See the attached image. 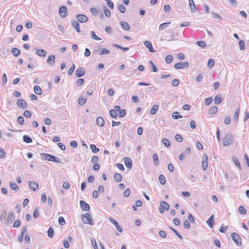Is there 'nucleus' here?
I'll return each mask as SVG.
<instances>
[{
  "label": "nucleus",
  "mask_w": 249,
  "mask_h": 249,
  "mask_svg": "<svg viewBox=\"0 0 249 249\" xmlns=\"http://www.w3.org/2000/svg\"><path fill=\"white\" fill-rule=\"evenodd\" d=\"M196 44L200 47L204 48L206 46V43L203 41H198L196 42Z\"/></svg>",
  "instance_id": "obj_50"
},
{
  "label": "nucleus",
  "mask_w": 249,
  "mask_h": 249,
  "mask_svg": "<svg viewBox=\"0 0 249 249\" xmlns=\"http://www.w3.org/2000/svg\"><path fill=\"white\" fill-rule=\"evenodd\" d=\"M96 124L98 126L102 127L105 124L104 120L101 117H99L96 119Z\"/></svg>",
  "instance_id": "obj_20"
},
{
  "label": "nucleus",
  "mask_w": 249,
  "mask_h": 249,
  "mask_svg": "<svg viewBox=\"0 0 249 249\" xmlns=\"http://www.w3.org/2000/svg\"><path fill=\"white\" fill-rule=\"evenodd\" d=\"M91 37L92 38H93L95 40H101V38L99 37H98L95 34V33L94 32V31H91Z\"/></svg>",
  "instance_id": "obj_39"
},
{
  "label": "nucleus",
  "mask_w": 249,
  "mask_h": 249,
  "mask_svg": "<svg viewBox=\"0 0 249 249\" xmlns=\"http://www.w3.org/2000/svg\"><path fill=\"white\" fill-rule=\"evenodd\" d=\"M9 184L11 189L15 191L18 190V187L15 183L10 182Z\"/></svg>",
  "instance_id": "obj_33"
},
{
  "label": "nucleus",
  "mask_w": 249,
  "mask_h": 249,
  "mask_svg": "<svg viewBox=\"0 0 249 249\" xmlns=\"http://www.w3.org/2000/svg\"><path fill=\"white\" fill-rule=\"evenodd\" d=\"M99 53L101 55H104V54L107 55L109 53V51L106 48H103L102 50H100L99 51Z\"/></svg>",
  "instance_id": "obj_32"
},
{
  "label": "nucleus",
  "mask_w": 249,
  "mask_h": 249,
  "mask_svg": "<svg viewBox=\"0 0 249 249\" xmlns=\"http://www.w3.org/2000/svg\"><path fill=\"white\" fill-rule=\"evenodd\" d=\"M85 73V71L82 67L77 69L75 71L76 76L78 77H81L83 76Z\"/></svg>",
  "instance_id": "obj_13"
},
{
  "label": "nucleus",
  "mask_w": 249,
  "mask_h": 249,
  "mask_svg": "<svg viewBox=\"0 0 249 249\" xmlns=\"http://www.w3.org/2000/svg\"><path fill=\"white\" fill-rule=\"evenodd\" d=\"M40 156L45 160L52 161L57 163H61V161H60L57 158H56L55 156L50 154L47 153H41L40 154Z\"/></svg>",
  "instance_id": "obj_1"
},
{
  "label": "nucleus",
  "mask_w": 249,
  "mask_h": 249,
  "mask_svg": "<svg viewBox=\"0 0 249 249\" xmlns=\"http://www.w3.org/2000/svg\"><path fill=\"white\" fill-rule=\"evenodd\" d=\"M114 179L117 182H120L121 181V180L122 179V176L120 174L116 173L114 175Z\"/></svg>",
  "instance_id": "obj_30"
},
{
  "label": "nucleus",
  "mask_w": 249,
  "mask_h": 249,
  "mask_svg": "<svg viewBox=\"0 0 249 249\" xmlns=\"http://www.w3.org/2000/svg\"><path fill=\"white\" fill-rule=\"evenodd\" d=\"M31 115H32V114H31V112L28 110H26L23 113V116L25 118H29L31 117Z\"/></svg>",
  "instance_id": "obj_58"
},
{
  "label": "nucleus",
  "mask_w": 249,
  "mask_h": 249,
  "mask_svg": "<svg viewBox=\"0 0 249 249\" xmlns=\"http://www.w3.org/2000/svg\"><path fill=\"white\" fill-rule=\"evenodd\" d=\"M86 99L83 97H80L78 100V103L81 106L84 105L86 103Z\"/></svg>",
  "instance_id": "obj_36"
},
{
  "label": "nucleus",
  "mask_w": 249,
  "mask_h": 249,
  "mask_svg": "<svg viewBox=\"0 0 249 249\" xmlns=\"http://www.w3.org/2000/svg\"><path fill=\"white\" fill-rule=\"evenodd\" d=\"M179 80L178 79H174L172 80V84L173 86L177 87L179 84Z\"/></svg>",
  "instance_id": "obj_62"
},
{
  "label": "nucleus",
  "mask_w": 249,
  "mask_h": 249,
  "mask_svg": "<svg viewBox=\"0 0 249 249\" xmlns=\"http://www.w3.org/2000/svg\"><path fill=\"white\" fill-rule=\"evenodd\" d=\"M170 24H171L170 22H167L163 23L161 24L160 25L159 27V30L160 31H162L164 29H166L167 28V27Z\"/></svg>",
  "instance_id": "obj_24"
},
{
  "label": "nucleus",
  "mask_w": 249,
  "mask_h": 249,
  "mask_svg": "<svg viewBox=\"0 0 249 249\" xmlns=\"http://www.w3.org/2000/svg\"><path fill=\"white\" fill-rule=\"evenodd\" d=\"M14 219H15L14 213L13 212H10L8 214V216H7V222L8 223V224H11L14 221Z\"/></svg>",
  "instance_id": "obj_18"
},
{
  "label": "nucleus",
  "mask_w": 249,
  "mask_h": 249,
  "mask_svg": "<svg viewBox=\"0 0 249 249\" xmlns=\"http://www.w3.org/2000/svg\"><path fill=\"white\" fill-rule=\"evenodd\" d=\"M239 45L241 50L243 51L245 50V42L243 40H240L239 41Z\"/></svg>",
  "instance_id": "obj_54"
},
{
  "label": "nucleus",
  "mask_w": 249,
  "mask_h": 249,
  "mask_svg": "<svg viewBox=\"0 0 249 249\" xmlns=\"http://www.w3.org/2000/svg\"><path fill=\"white\" fill-rule=\"evenodd\" d=\"M76 18L77 20L81 22L85 23L88 21V18L85 15L83 14H79L76 16Z\"/></svg>",
  "instance_id": "obj_7"
},
{
  "label": "nucleus",
  "mask_w": 249,
  "mask_h": 249,
  "mask_svg": "<svg viewBox=\"0 0 249 249\" xmlns=\"http://www.w3.org/2000/svg\"><path fill=\"white\" fill-rule=\"evenodd\" d=\"M80 205L81 208L82 210L85 211H88L90 210V206L89 205L86 203L85 201L83 200L80 201Z\"/></svg>",
  "instance_id": "obj_11"
},
{
  "label": "nucleus",
  "mask_w": 249,
  "mask_h": 249,
  "mask_svg": "<svg viewBox=\"0 0 249 249\" xmlns=\"http://www.w3.org/2000/svg\"><path fill=\"white\" fill-rule=\"evenodd\" d=\"M170 229L175 233V234L180 239H182V236L178 232V231L175 229L170 227Z\"/></svg>",
  "instance_id": "obj_48"
},
{
  "label": "nucleus",
  "mask_w": 249,
  "mask_h": 249,
  "mask_svg": "<svg viewBox=\"0 0 249 249\" xmlns=\"http://www.w3.org/2000/svg\"><path fill=\"white\" fill-rule=\"evenodd\" d=\"M232 160H233L234 162L235 163V165H236V166L238 167L240 169H241V167L240 162H239V160H238V159L237 158H236L235 157H233Z\"/></svg>",
  "instance_id": "obj_51"
},
{
  "label": "nucleus",
  "mask_w": 249,
  "mask_h": 249,
  "mask_svg": "<svg viewBox=\"0 0 249 249\" xmlns=\"http://www.w3.org/2000/svg\"><path fill=\"white\" fill-rule=\"evenodd\" d=\"M238 211H239V212L241 214H245L246 213V210L245 207L242 206H239V207L238 208Z\"/></svg>",
  "instance_id": "obj_45"
},
{
  "label": "nucleus",
  "mask_w": 249,
  "mask_h": 249,
  "mask_svg": "<svg viewBox=\"0 0 249 249\" xmlns=\"http://www.w3.org/2000/svg\"><path fill=\"white\" fill-rule=\"evenodd\" d=\"M189 66V63L187 62H179L175 65V68L177 69H183L187 68Z\"/></svg>",
  "instance_id": "obj_8"
},
{
  "label": "nucleus",
  "mask_w": 249,
  "mask_h": 249,
  "mask_svg": "<svg viewBox=\"0 0 249 249\" xmlns=\"http://www.w3.org/2000/svg\"><path fill=\"white\" fill-rule=\"evenodd\" d=\"M90 12L93 16H97L99 13V11L94 7H92L90 9Z\"/></svg>",
  "instance_id": "obj_47"
},
{
  "label": "nucleus",
  "mask_w": 249,
  "mask_h": 249,
  "mask_svg": "<svg viewBox=\"0 0 249 249\" xmlns=\"http://www.w3.org/2000/svg\"><path fill=\"white\" fill-rule=\"evenodd\" d=\"M126 115V111L125 109L121 110L118 113V116L119 117H124Z\"/></svg>",
  "instance_id": "obj_56"
},
{
  "label": "nucleus",
  "mask_w": 249,
  "mask_h": 249,
  "mask_svg": "<svg viewBox=\"0 0 249 249\" xmlns=\"http://www.w3.org/2000/svg\"><path fill=\"white\" fill-rule=\"evenodd\" d=\"M6 157V153L4 150L0 148V158H4Z\"/></svg>",
  "instance_id": "obj_64"
},
{
  "label": "nucleus",
  "mask_w": 249,
  "mask_h": 249,
  "mask_svg": "<svg viewBox=\"0 0 249 249\" xmlns=\"http://www.w3.org/2000/svg\"><path fill=\"white\" fill-rule=\"evenodd\" d=\"M144 44L146 48H147L149 50V51L151 53L155 52V51L153 50V46L151 43L148 41H145L144 42Z\"/></svg>",
  "instance_id": "obj_17"
},
{
  "label": "nucleus",
  "mask_w": 249,
  "mask_h": 249,
  "mask_svg": "<svg viewBox=\"0 0 249 249\" xmlns=\"http://www.w3.org/2000/svg\"><path fill=\"white\" fill-rule=\"evenodd\" d=\"M118 9L122 13H124L126 11L125 7L123 4H119L118 6Z\"/></svg>",
  "instance_id": "obj_35"
},
{
  "label": "nucleus",
  "mask_w": 249,
  "mask_h": 249,
  "mask_svg": "<svg viewBox=\"0 0 249 249\" xmlns=\"http://www.w3.org/2000/svg\"><path fill=\"white\" fill-rule=\"evenodd\" d=\"M217 111V107L216 106H213L211 107L209 111V113L210 114L213 115L215 114Z\"/></svg>",
  "instance_id": "obj_29"
},
{
  "label": "nucleus",
  "mask_w": 249,
  "mask_h": 249,
  "mask_svg": "<svg viewBox=\"0 0 249 249\" xmlns=\"http://www.w3.org/2000/svg\"><path fill=\"white\" fill-rule=\"evenodd\" d=\"M11 52L15 56H18L20 53V51L16 48H13L11 50Z\"/></svg>",
  "instance_id": "obj_28"
},
{
  "label": "nucleus",
  "mask_w": 249,
  "mask_h": 249,
  "mask_svg": "<svg viewBox=\"0 0 249 249\" xmlns=\"http://www.w3.org/2000/svg\"><path fill=\"white\" fill-rule=\"evenodd\" d=\"M212 101L213 99L212 97H209L206 98L204 102L205 105L206 106H209L212 102Z\"/></svg>",
  "instance_id": "obj_60"
},
{
  "label": "nucleus",
  "mask_w": 249,
  "mask_h": 249,
  "mask_svg": "<svg viewBox=\"0 0 249 249\" xmlns=\"http://www.w3.org/2000/svg\"><path fill=\"white\" fill-rule=\"evenodd\" d=\"M170 208L169 205L165 201L160 202V206L159 209L160 213H163L165 210L168 211Z\"/></svg>",
  "instance_id": "obj_5"
},
{
  "label": "nucleus",
  "mask_w": 249,
  "mask_h": 249,
  "mask_svg": "<svg viewBox=\"0 0 249 249\" xmlns=\"http://www.w3.org/2000/svg\"><path fill=\"white\" fill-rule=\"evenodd\" d=\"M58 12L60 17L63 18L66 17L68 15L67 8L65 6H61Z\"/></svg>",
  "instance_id": "obj_6"
},
{
  "label": "nucleus",
  "mask_w": 249,
  "mask_h": 249,
  "mask_svg": "<svg viewBox=\"0 0 249 249\" xmlns=\"http://www.w3.org/2000/svg\"><path fill=\"white\" fill-rule=\"evenodd\" d=\"M7 82V75L5 73L3 74L2 76V84L3 86H5Z\"/></svg>",
  "instance_id": "obj_61"
},
{
  "label": "nucleus",
  "mask_w": 249,
  "mask_h": 249,
  "mask_svg": "<svg viewBox=\"0 0 249 249\" xmlns=\"http://www.w3.org/2000/svg\"><path fill=\"white\" fill-rule=\"evenodd\" d=\"M39 216V212H38V209L37 208H36L34 210V213H33V217L34 218H37Z\"/></svg>",
  "instance_id": "obj_55"
},
{
  "label": "nucleus",
  "mask_w": 249,
  "mask_h": 249,
  "mask_svg": "<svg viewBox=\"0 0 249 249\" xmlns=\"http://www.w3.org/2000/svg\"><path fill=\"white\" fill-rule=\"evenodd\" d=\"M124 160L126 166L131 169L132 165L131 160L129 158L125 157L124 158Z\"/></svg>",
  "instance_id": "obj_15"
},
{
  "label": "nucleus",
  "mask_w": 249,
  "mask_h": 249,
  "mask_svg": "<svg viewBox=\"0 0 249 249\" xmlns=\"http://www.w3.org/2000/svg\"><path fill=\"white\" fill-rule=\"evenodd\" d=\"M120 24L122 27L126 31H128L130 29V27L128 23L125 21H121Z\"/></svg>",
  "instance_id": "obj_25"
},
{
  "label": "nucleus",
  "mask_w": 249,
  "mask_h": 249,
  "mask_svg": "<svg viewBox=\"0 0 249 249\" xmlns=\"http://www.w3.org/2000/svg\"><path fill=\"white\" fill-rule=\"evenodd\" d=\"M222 141L224 146H228L230 145L233 143V135L231 133L226 134L224 138L223 139Z\"/></svg>",
  "instance_id": "obj_2"
},
{
  "label": "nucleus",
  "mask_w": 249,
  "mask_h": 249,
  "mask_svg": "<svg viewBox=\"0 0 249 249\" xmlns=\"http://www.w3.org/2000/svg\"><path fill=\"white\" fill-rule=\"evenodd\" d=\"M214 64V61L213 59H209L208 62V67L210 69L212 68Z\"/></svg>",
  "instance_id": "obj_42"
},
{
  "label": "nucleus",
  "mask_w": 249,
  "mask_h": 249,
  "mask_svg": "<svg viewBox=\"0 0 249 249\" xmlns=\"http://www.w3.org/2000/svg\"><path fill=\"white\" fill-rule=\"evenodd\" d=\"M29 185L30 186V188L34 191L37 190L38 188V184L37 182L35 181H29Z\"/></svg>",
  "instance_id": "obj_14"
},
{
  "label": "nucleus",
  "mask_w": 249,
  "mask_h": 249,
  "mask_svg": "<svg viewBox=\"0 0 249 249\" xmlns=\"http://www.w3.org/2000/svg\"><path fill=\"white\" fill-rule=\"evenodd\" d=\"M58 223L59 224V225H60L61 226H63L65 224V221L64 218L63 217H62V216L59 217Z\"/></svg>",
  "instance_id": "obj_53"
},
{
  "label": "nucleus",
  "mask_w": 249,
  "mask_h": 249,
  "mask_svg": "<svg viewBox=\"0 0 249 249\" xmlns=\"http://www.w3.org/2000/svg\"><path fill=\"white\" fill-rule=\"evenodd\" d=\"M103 9L105 16L107 18L110 17L111 15L110 11L106 6L104 7Z\"/></svg>",
  "instance_id": "obj_37"
},
{
  "label": "nucleus",
  "mask_w": 249,
  "mask_h": 249,
  "mask_svg": "<svg viewBox=\"0 0 249 249\" xmlns=\"http://www.w3.org/2000/svg\"><path fill=\"white\" fill-rule=\"evenodd\" d=\"M162 142L166 147H168L170 146V141L168 139L165 138L163 139L162 140Z\"/></svg>",
  "instance_id": "obj_57"
},
{
  "label": "nucleus",
  "mask_w": 249,
  "mask_h": 249,
  "mask_svg": "<svg viewBox=\"0 0 249 249\" xmlns=\"http://www.w3.org/2000/svg\"><path fill=\"white\" fill-rule=\"evenodd\" d=\"M36 53L38 56H42V57H45L47 54L46 51L42 49L37 50L36 51Z\"/></svg>",
  "instance_id": "obj_21"
},
{
  "label": "nucleus",
  "mask_w": 249,
  "mask_h": 249,
  "mask_svg": "<svg viewBox=\"0 0 249 249\" xmlns=\"http://www.w3.org/2000/svg\"><path fill=\"white\" fill-rule=\"evenodd\" d=\"M90 147L92 151L94 153H97L99 151V149L97 148L94 144H91Z\"/></svg>",
  "instance_id": "obj_43"
},
{
  "label": "nucleus",
  "mask_w": 249,
  "mask_h": 249,
  "mask_svg": "<svg viewBox=\"0 0 249 249\" xmlns=\"http://www.w3.org/2000/svg\"><path fill=\"white\" fill-rule=\"evenodd\" d=\"M81 219L84 224H89L90 225L93 224L92 217L89 213H86L81 215Z\"/></svg>",
  "instance_id": "obj_3"
},
{
  "label": "nucleus",
  "mask_w": 249,
  "mask_h": 249,
  "mask_svg": "<svg viewBox=\"0 0 249 249\" xmlns=\"http://www.w3.org/2000/svg\"><path fill=\"white\" fill-rule=\"evenodd\" d=\"M183 226L186 229H189L190 228V224L189 222L187 220H185L183 222Z\"/></svg>",
  "instance_id": "obj_63"
},
{
  "label": "nucleus",
  "mask_w": 249,
  "mask_h": 249,
  "mask_svg": "<svg viewBox=\"0 0 249 249\" xmlns=\"http://www.w3.org/2000/svg\"><path fill=\"white\" fill-rule=\"evenodd\" d=\"M17 105L21 108L24 109L27 107V103L23 99H19L17 102Z\"/></svg>",
  "instance_id": "obj_9"
},
{
  "label": "nucleus",
  "mask_w": 249,
  "mask_h": 249,
  "mask_svg": "<svg viewBox=\"0 0 249 249\" xmlns=\"http://www.w3.org/2000/svg\"><path fill=\"white\" fill-rule=\"evenodd\" d=\"M173 61V56L172 55H168L166 57L165 61L167 63L169 64Z\"/></svg>",
  "instance_id": "obj_49"
},
{
  "label": "nucleus",
  "mask_w": 249,
  "mask_h": 249,
  "mask_svg": "<svg viewBox=\"0 0 249 249\" xmlns=\"http://www.w3.org/2000/svg\"><path fill=\"white\" fill-rule=\"evenodd\" d=\"M231 237L234 243L238 246L242 245V239L239 235L235 232H233L231 234Z\"/></svg>",
  "instance_id": "obj_4"
},
{
  "label": "nucleus",
  "mask_w": 249,
  "mask_h": 249,
  "mask_svg": "<svg viewBox=\"0 0 249 249\" xmlns=\"http://www.w3.org/2000/svg\"><path fill=\"white\" fill-rule=\"evenodd\" d=\"M71 24V26L76 29L78 33L81 32V30L79 28V23L77 21L72 20Z\"/></svg>",
  "instance_id": "obj_16"
},
{
  "label": "nucleus",
  "mask_w": 249,
  "mask_h": 249,
  "mask_svg": "<svg viewBox=\"0 0 249 249\" xmlns=\"http://www.w3.org/2000/svg\"><path fill=\"white\" fill-rule=\"evenodd\" d=\"M172 118L174 119H178L182 117V116L180 115L178 112H174L172 115Z\"/></svg>",
  "instance_id": "obj_38"
},
{
  "label": "nucleus",
  "mask_w": 249,
  "mask_h": 249,
  "mask_svg": "<svg viewBox=\"0 0 249 249\" xmlns=\"http://www.w3.org/2000/svg\"><path fill=\"white\" fill-rule=\"evenodd\" d=\"M213 219L214 216L213 215H212L206 221L207 224L210 228H212L213 226L214 221Z\"/></svg>",
  "instance_id": "obj_23"
},
{
  "label": "nucleus",
  "mask_w": 249,
  "mask_h": 249,
  "mask_svg": "<svg viewBox=\"0 0 249 249\" xmlns=\"http://www.w3.org/2000/svg\"><path fill=\"white\" fill-rule=\"evenodd\" d=\"M109 113H110V116L113 118H116L117 117V114L115 110H114L113 109H111L110 110V111H109Z\"/></svg>",
  "instance_id": "obj_59"
},
{
  "label": "nucleus",
  "mask_w": 249,
  "mask_h": 249,
  "mask_svg": "<svg viewBox=\"0 0 249 249\" xmlns=\"http://www.w3.org/2000/svg\"><path fill=\"white\" fill-rule=\"evenodd\" d=\"M34 90L37 95H41L42 94V90L39 86H35L34 88Z\"/></svg>",
  "instance_id": "obj_27"
},
{
  "label": "nucleus",
  "mask_w": 249,
  "mask_h": 249,
  "mask_svg": "<svg viewBox=\"0 0 249 249\" xmlns=\"http://www.w3.org/2000/svg\"><path fill=\"white\" fill-rule=\"evenodd\" d=\"M214 104L218 105L221 103L222 102V99L220 95H217L214 99Z\"/></svg>",
  "instance_id": "obj_22"
},
{
  "label": "nucleus",
  "mask_w": 249,
  "mask_h": 249,
  "mask_svg": "<svg viewBox=\"0 0 249 249\" xmlns=\"http://www.w3.org/2000/svg\"><path fill=\"white\" fill-rule=\"evenodd\" d=\"M159 107V105H154L152 107V108H151V109L150 110V114L151 115L155 114L158 111Z\"/></svg>",
  "instance_id": "obj_26"
},
{
  "label": "nucleus",
  "mask_w": 249,
  "mask_h": 249,
  "mask_svg": "<svg viewBox=\"0 0 249 249\" xmlns=\"http://www.w3.org/2000/svg\"><path fill=\"white\" fill-rule=\"evenodd\" d=\"M153 160H154V165L155 166H158L159 163V160L158 155L157 154H154Z\"/></svg>",
  "instance_id": "obj_34"
},
{
  "label": "nucleus",
  "mask_w": 249,
  "mask_h": 249,
  "mask_svg": "<svg viewBox=\"0 0 249 249\" xmlns=\"http://www.w3.org/2000/svg\"><path fill=\"white\" fill-rule=\"evenodd\" d=\"M109 221L112 224H113L116 229L120 232H122L123 231V229H122V228L119 225L118 222L115 221L113 218H112V217H110L109 218Z\"/></svg>",
  "instance_id": "obj_12"
},
{
  "label": "nucleus",
  "mask_w": 249,
  "mask_h": 249,
  "mask_svg": "<svg viewBox=\"0 0 249 249\" xmlns=\"http://www.w3.org/2000/svg\"><path fill=\"white\" fill-rule=\"evenodd\" d=\"M53 229L52 227H50L47 231L48 236L50 238H52L53 236Z\"/></svg>",
  "instance_id": "obj_41"
},
{
  "label": "nucleus",
  "mask_w": 249,
  "mask_h": 249,
  "mask_svg": "<svg viewBox=\"0 0 249 249\" xmlns=\"http://www.w3.org/2000/svg\"><path fill=\"white\" fill-rule=\"evenodd\" d=\"M189 5L192 11L196 9V5L193 0H189Z\"/></svg>",
  "instance_id": "obj_46"
},
{
  "label": "nucleus",
  "mask_w": 249,
  "mask_h": 249,
  "mask_svg": "<svg viewBox=\"0 0 249 249\" xmlns=\"http://www.w3.org/2000/svg\"><path fill=\"white\" fill-rule=\"evenodd\" d=\"M175 139L178 142H181L183 140V138L180 134H176L175 136Z\"/></svg>",
  "instance_id": "obj_52"
},
{
  "label": "nucleus",
  "mask_w": 249,
  "mask_h": 249,
  "mask_svg": "<svg viewBox=\"0 0 249 249\" xmlns=\"http://www.w3.org/2000/svg\"><path fill=\"white\" fill-rule=\"evenodd\" d=\"M208 158L206 155H203L202 161V167L203 170H206L208 167Z\"/></svg>",
  "instance_id": "obj_10"
},
{
  "label": "nucleus",
  "mask_w": 249,
  "mask_h": 249,
  "mask_svg": "<svg viewBox=\"0 0 249 249\" xmlns=\"http://www.w3.org/2000/svg\"><path fill=\"white\" fill-rule=\"evenodd\" d=\"M159 181L162 185H164L165 183L166 180L164 176L162 175H160L159 176Z\"/></svg>",
  "instance_id": "obj_44"
},
{
  "label": "nucleus",
  "mask_w": 249,
  "mask_h": 249,
  "mask_svg": "<svg viewBox=\"0 0 249 249\" xmlns=\"http://www.w3.org/2000/svg\"><path fill=\"white\" fill-rule=\"evenodd\" d=\"M23 140L24 142L28 143H31L33 141L32 138L27 135H24L23 136Z\"/></svg>",
  "instance_id": "obj_31"
},
{
  "label": "nucleus",
  "mask_w": 249,
  "mask_h": 249,
  "mask_svg": "<svg viewBox=\"0 0 249 249\" xmlns=\"http://www.w3.org/2000/svg\"><path fill=\"white\" fill-rule=\"evenodd\" d=\"M91 243L94 249H98V246L96 243V241L95 238H91Z\"/></svg>",
  "instance_id": "obj_40"
},
{
  "label": "nucleus",
  "mask_w": 249,
  "mask_h": 249,
  "mask_svg": "<svg viewBox=\"0 0 249 249\" xmlns=\"http://www.w3.org/2000/svg\"><path fill=\"white\" fill-rule=\"evenodd\" d=\"M55 55H51L49 56L47 59V62L49 63L50 65L53 66L55 64Z\"/></svg>",
  "instance_id": "obj_19"
}]
</instances>
